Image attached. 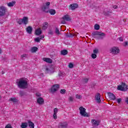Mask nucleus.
Segmentation results:
<instances>
[{
  "mask_svg": "<svg viewBox=\"0 0 128 128\" xmlns=\"http://www.w3.org/2000/svg\"><path fill=\"white\" fill-rule=\"evenodd\" d=\"M16 84L19 88L24 90L28 88V80L25 78H20L17 80Z\"/></svg>",
  "mask_w": 128,
  "mask_h": 128,
  "instance_id": "obj_1",
  "label": "nucleus"
},
{
  "mask_svg": "<svg viewBox=\"0 0 128 128\" xmlns=\"http://www.w3.org/2000/svg\"><path fill=\"white\" fill-rule=\"evenodd\" d=\"M92 36L94 38H96L97 40H102V38H104V36H106V34L104 32H100L96 31L92 33Z\"/></svg>",
  "mask_w": 128,
  "mask_h": 128,
  "instance_id": "obj_2",
  "label": "nucleus"
},
{
  "mask_svg": "<svg viewBox=\"0 0 128 128\" xmlns=\"http://www.w3.org/2000/svg\"><path fill=\"white\" fill-rule=\"evenodd\" d=\"M79 110L80 111V114L82 116H84L86 118H88V116H90V115L88 114L86 112V108H84L82 106H80L79 108Z\"/></svg>",
  "mask_w": 128,
  "mask_h": 128,
  "instance_id": "obj_3",
  "label": "nucleus"
},
{
  "mask_svg": "<svg viewBox=\"0 0 128 128\" xmlns=\"http://www.w3.org/2000/svg\"><path fill=\"white\" fill-rule=\"evenodd\" d=\"M50 2H47L45 4H44L42 10L44 12H48V10H50Z\"/></svg>",
  "mask_w": 128,
  "mask_h": 128,
  "instance_id": "obj_4",
  "label": "nucleus"
},
{
  "mask_svg": "<svg viewBox=\"0 0 128 128\" xmlns=\"http://www.w3.org/2000/svg\"><path fill=\"white\" fill-rule=\"evenodd\" d=\"M128 88V86L124 83H122V85L118 86V90H122V92H126Z\"/></svg>",
  "mask_w": 128,
  "mask_h": 128,
  "instance_id": "obj_5",
  "label": "nucleus"
},
{
  "mask_svg": "<svg viewBox=\"0 0 128 128\" xmlns=\"http://www.w3.org/2000/svg\"><path fill=\"white\" fill-rule=\"evenodd\" d=\"M6 10V8L4 6H0V16H5Z\"/></svg>",
  "mask_w": 128,
  "mask_h": 128,
  "instance_id": "obj_6",
  "label": "nucleus"
},
{
  "mask_svg": "<svg viewBox=\"0 0 128 128\" xmlns=\"http://www.w3.org/2000/svg\"><path fill=\"white\" fill-rule=\"evenodd\" d=\"M110 52L112 54H120V49L118 47H113L110 50Z\"/></svg>",
  "mask_w": 128,
  "mask_h": 128,
  "instance_id": "obj_7",
  "label": "nucleus"
},
{
  "mask_svg": "<svg viewBox=\"0 0 128 128\" xmlns=\"http://www.w3.org/2000/svg\"><path fill=\"white\" fill-rule=\"evenodd\" d=\"M58 88H60V85L54 84L50 88V92L52 93L56 92H58Z\"/></svg>",
  "mask_w": 128,
  "mask_h": 128,
  "instance_id": "obj_8",
  "label": "nucleus"
},
{
  "mask_svg": "<svg viewBox=\"0 0 128 128\" xmlns=\"http://www.w3.org/2000/svg\"><path fill=\"white\" fill-rule=\"evenodd\" d=\"M78 8V4H72L69 6V10H74Z\"/></svg>",
  "mask_w": 128,
  "mask_h": 128,
  "instance_id": "obj_9",
  "label": "nucleus"
},
{
  "mask_svg": "<svg viewBox=\"0 0 128 128\" xmlns=\"http://www.w3.org/2000/svg\"><path fill=\"white\" fill-rule=\"evenodd\" d=\"M92 126L94 128H96V126H98V124H100V120H92Z\"/></svg>",
  "mask_w": 128,
  "mask_h": 128,
  "instance_id": "obj_10",
  "label": "nucleus"
},
{
  "mask_svg": "<svg viewBox=\"0 0 128 128\" xmlns=\"http://www.w3.org/2000/svg\"><path fill=\"white\" fill-rule=\"evenodd\" d=\"M68 128V123L66 122H60L58 126V128Z\"/></svg>",
  "mask_w": 128,
  "mask_h": 128,
  "instance_id": "obj_11",
  "label": "nucleus"
},
{
  "mask_svg": "<svg viewBox=\"0 0 128 128\" xmlns=\"http://www.w3.org/2000/svg\"><path fill=\"white\" fill-rule=\"evenodd\" d=\"M95 100L98 104H100L102 100H100V94L97 93L95 96Z\"/></svg>",
  "mask_w": 128,
  "mask_h": 128,
  "instance_id": "obj_12",
  "label": "nucleus"
},
{
  "mask_svg": "<svg viewBox=\"0 0 128 128\" xmlns=\"http://www.w3.org/2000/svg\"><path fill=\"white\" fill-rule=\"evenodd\" d=\"M108 94L111 100H116V96L112 93L110 92H108Z\"/></svg>",
  "mask_w": 128,
  "mask_h": 128,
  "instance_id": "obj_13",
  "label": "nucleus"
},
{
  "mask_svg": "<svg viewBox=\"0 0 128 128\" xmlns=\"http://www.w3.org/2000/svg\"><path fill=\"white\" fill-rule=\"evenodd\" d=\"M44 100L42 98L40 97L37 99V104H44Z\"/></svg>",
  "mask_w": 128,
  "mask_h": 128,
  "instance_id": "obj_14",
  "label": "nucleus"
},
{
  "mask_svg": "<svg viewBox=\"0 0 128 128\" xmlns=\"http://www.w3.org/2000/svg\"><path fill=\"white\" fill-rule=\"evenodd\" d=\"M58 108H55L54 110V115L53 118L54 120H56L58 118V116H56V114H58Z\"/></svg>",
  "mask_w": 128,
  "mask_h": 128,
  "instance_id": "obj_15",
  "label": "nucleus"
},
{
  "mask_svg": "<svg viewBox=\"0 0 128 128\" xmlns=\"http://www.w3.org/2000/svg\"><path fill=\"white\" fill-rule=\"evenodd\" d=\"M42 60H44V62H48V64H52V60L50 58H42Z\"/></svg>",
  "mask_w": 128,
  "mask_h": 128,
  "instance_id": "obj_16",
  "label": "nucleus"
},
{
  "mask_svg": "<svg viewBox=\"0 0 128 128\" xmlns=\"http://www.w3.org/2000/svg\"><path fill=\"white\" fill-rule=\"evenodd\" d=\"M22 22L24 24H28V18L26 16L24 17L22 19Z\"/></svg>",
  "mask_w": 128,
  "mask_h": 128,
  "instance_id": "obj_17",
  "label": "nucleus"
},
{
  "mask_svg": "<svg viewBox=\"0 0 128 128\" xmlns=\"http://www.w3.org/2000/svg\"><path fill=\"white\" fill-rule=\"evenodd\" d=\"M26 31L28 34H32V27L28 26L26 28Z\"/></svg>",
  "mask_w": 128,
  "mask_h": 128,
  "instance_id": "obj_18",
  "label": "nucleus"
},
{
  "mask_svg": "<svg viewBox=\"0 0 128 128\" xmlns=\"http://www.w3.org/2000/svg\"><path fill=\"white\" fill-rule=\"evenodd\" d=\"M42 29L40 28H38L36 29L35 31L36 34V36H40V34H42Z\"/></svg>",
  "mask_w": 128,
  "mask_h": 128,
  "instance_id": "obj_19",
  "label": "nucleus"
},
{
  "mask_svg": "<svg viewBox=\"0 0 128 128\" xmlns=\"http://www.w3.org/2000/svg\"><path fill=\"white\" fill-rule=\"evenodd\" d=\"M62 20H66L67 22H68L70 20V16L68 15H65L62 18Z\"/></svg>",
  "mask_w": 128,
  "mask_h": 128,
  "instance_id": "obj_20",
  "label": "nucleus"
},
{
  "mask_svg": "<svg viewBox=\"0 0 128 128\" xmlns=\"http://www.w3.org/2000/svg\"><path fill=\"white\" fill-rule=\"evenodd\" d=\"M44 38V36H42L40 37H38L37 38H35L34 40L36 42H40V40Z\"/></svg>",
  "mask_w": 128,
  "mask_h": 128,
  "instance_id": "obj_21",
  "label": "nucleus"
},
{
  "mask_svg": "<svg viewBox=\"0 0 128 128\" xmlns=\"http://www.w3.org/2000/svg\"><path fill=\"white\" fill-rule=\"evenodd\" d=\"M28 124L30 128H34V124L30 120H28Z\"/></svg>",
  "mask_w": 128,
  "mask_h": 128,
  "instance_id": "obj_22",
  "label": "nucleus"
},
{
  "mask_svg": "<svg viewBox=\"0 0 128 128\" xmlns=\"http://www.w3.org/2000/svg\"><path fill=\"white\" fill-rule=\"evenodd\" d=\"M48 22H44L42 27V30H46V28H48Z\"/></svg>",
  "mask_w": 128,
  "mask_h": 128,
  "instance_id": "obj_23",
  "label": "nucleus"
},
{
  "mask_svg": "<svg viewBox=\"0 0 128 128\" xmlns=\"http://www.w3.org/2000/svg\"><path fill=\"white\" fill-rule=\"evenodd\" d=\"M16 4V2L12 1V2H10L7 4V6H8L10 8L12 6H14Z\"/></svg>",
  "mask_w": 128,
  "mask_h": 128,
  "instance_id": "obj_24",
  "label": "nucleus"
},
{
  "mask_svg": "<svg viewBox=\"0 0 128 128\" xmlns=\"http://www.w3.org/2000/svg\"><path fill=\"white\" fill-rule=\"evenodd\" d=\"M38 47L34 46L32 48H31L30 50L32 52L34 53V52H38Z\"/></svg>",
  "mask_w": 128,
  "mask_h": 128,
  "instance_id": "obj_25",
  "label": "nucleus"
},
{
  "mask_svg": "<svg viewBox=\"0 0 128 128\" xmlns=\"http://www.w3.org/2000/svg\"><path fill=\"white\" fill-rule=\"evenodd\" d=\"M76 36V34H72L70 33H68L66 34V36H67V38H72L73 36Z\"/></svg>",
  "mask_w": 128,
  "mask_h": 128,
  "instance_id": "obj_26",
  "label": "nucleus"
},
{
  "mask_svg": "<svg viewBox=\"0 0 128 128\" xmlns=\"http://www.w3.org/2000/svg\"><path fill=\"white\" fill-rule=\"evenodd\" d=\"M28 124L27 122H22L20 126L22 128H28Z\"/></svg>",
  "mask_w": 128,
  "mask_h": 128,
  "instance_id": "obj_27",
  "label": "nucleus"
},
{
  "mask_svg": "<svg viewBox=\"0 0 128 128\" xmlns=\"http://www.w3.org/2000/svg\"><path fill=\"white\" fill-rule=\"evenodd\" d=\"M9 102H18V99H16V98H10L9 100Z\"/></svg>",
  "mask_w": 128,
  "mask_h": 128,
  "instance_id": "obj_28",
  "label": "nucleus"
},
{
  "mask_svg": "<svg viewBox=\"0 0 128 128\" xmlns=\"http://www.w3.org/2000/svg\"><path fill=\"white\" fill-rule=\"evenodd\" d=\"M49 12H50V14L54 16V14H56V10H54V9H51L49 10Z\"/></svg>",
  "mask_w": 128,
  "mask_h": 128,
  "instance_id": "obj_29",
  "label": "nucleus"
},
{
  "mask_svg": "<svg viewBox=\"0 0 128 128\" xmlns=\"http://www.w3.org/2000/svg\"><path fill=\"white\" fill-rule=\"evenodd\" d=\"M68 54V50H62L61 51V54L62 56H66V54Z\"/></svg>",
  "mask_w": 128,
  "mask_h": 128,
  "instance_id": "obj_30",
  "label": "nucleus"
},
{
  "mask_svg": "<svg viewBox=\"0 0 128 128\" xmlns=\"http://www.w3.org/2000/svg\"><path fill=\"white\" fill-rule=\"evenodd\" d=\"M100 26L98 24H96L94 26V28L96 30H100Z\"/></svg>",
  "mask_w": 128,
  "mask_h": 128,
  "instance_id": "obj_31",
  "label": "nucleus"
},
{
  "mask_svg": "<svg viewBox=\"0 0 128 128\" xmlns=\"http://www.w3.org/2000/svg\"><path fill=\"white\" fill-rule=\"evenodd\" d=\"M66 92V89H62L60 90V94H64Z\"/></svg>",
  "mask_w": 128,
  "mask_h": 128,
  "instance_id": "obj_32",
  "label": "nucleus"
},
{
  "mask_svg": "<svg viewBox=\"0 0 128 128\" xmlns=\"http://www.w3.org/2000/svg\"><path fill=\"white\" fill-rule=\"evenodd\" d=\"M75 96H76V98H77L78 100H82V96L80 94H77Z\"/></svg>",
  "mask_w": 128,
  "mask_h": 128,
  "instance_id": "obj_33",
  "label": "nucleus"
},
{
  "mask_svg": "<svg viewBox=\"0 0 128 128\" xmlns=\"http://www.w3.org/2000/svg\"><path fill=\"white\" fill-rule=\"evenodd\" d=\"M20 96H24V94H26V93L24 91H20L19 92Z\"/></svg>",
  "mask_w": 128,
  "mask_h": 128,
  "instance_id": "obj_34",
  "label": "nucleus"
},
{
  "mask_svg": "<svg viewBox=\"0 0 128 128\" xmlns=\"http://www.w3.org/2000/svg\"><path fill=\"white\" fill-rule=\"evenodd\" d=\"M17 22H18V24H22V19H18L17 20Z\"/></svg>",
  "mask_w": 128,
  "mask_h": 128,
  "instance_id": "obj_35",
  "label": "nucleus"
},
{
  "mask_svg": "<svg viewBox=\"0 0 128 128\" xmlns=\"http://www.w3.org/2000/svg\"><path fill=\"white\" fill-rule=\"evenodd\" d=\"M55 32L56 34H60V30H58V28H56Z\"/></svg>",
  "mask_w": 128,
  "mask_h": 128,
  "instance_id": "obj_36",
  "label": "nucleus"
},
{
  "mask_svg": "<svg viewBox=\"0 0 128 128\" xmlns=\"http://www.w3.org/2000/svg\"><path fill=\"white\" fill-rule=\"evenodd\" d=\"M68 102H74V98L72 96H70L68 98Z\"/></svg>",
  "mask_w": 128,
  "mask_h": 128,
  "instance_id": "obj_37",
  "label": "nucleus"
},
{
  "mask_svg": "<svg viewBox=\"0 0 128 128\" xmlns=\"http://www.w3.org/2000/svg\"><path fill=\"white\" fill-rule=\"evenodd\" d=\"M91 56L92 58H96V54H92V55H91Z\"/></svg>",
  "mask_w": 128,
  "mask_h": 128,
  "instance_id": "obj_38",
  "label": "nucleus"
},
{
  "mask_svg": "<svg viewBox=\"0 0 128 128\" xmlns=\"http://www.w3.org/2000/svg\"><path fill=\"white\" fill-rule=\"evenodd\" d=\"M94 54H98V49H95L93 50Z\"/></svg>",
  "mask_w": 128,
  "mask_h": 128,
  "instance_id": "obj_39",
  "label": "nucleus"
},
{
  "mask_svg": "<svg viewBox=\"0 0 128 128\" xmlns=\"http://www.w3.org/2000/svg\"><path fill=\"white\" fill-rule=\"evenodd\" d=\"M5 128H12V125L10 124H8L5 126Z\"/></svg>",
  "mask_w": 128,
  "mask_h": 128,
  "instance_id": "obj_40",
  "label": "nucleus"
},
{
  "mask_svg": "<svg viewBox=\"0 0 128 128\" xmlns=\"http://www.w3.org/2000/svg\"><path fill=\"white\" fill-rule=\"evenodd\" d=\"M68 66L70 68H74V64H72V63H70Z\"/></svg>",
  "mask_w": 128,
  "mask_h": 128,
  "instance_id": "obj_41",
  "label": "nucleus"
},
{
  "mask_svg": "<svg viewBox=\"0 0 128 128\" xmlns=\"http://www.w3.org/2000/svg\"><path fill=\"white\" fill-rule=\"evenodd\" d=\"M48 34H51V36H52V34H54V32H52V30H50L48 32Z\"/></svg>",
  "mask_w": 128,
  "mask_h": 128,
  "instance_id": "obj_42",
  "label": "nucleus"
},
{
  "mask_svg": "<svg viewBox=\"0 0 128 128\" xmlns=\"http://www.w3.org/2000/svg\"><path fill=\"white\" fill-rule=\"evenodd\" d=\"M103 14H104V16H108L110 12H106L105 11H104L103 12Z\"/></svg>",
  "mask_w": 128,
  "mask_h": 128,
  "instance_id": "obj_43",
  "label": "nucleus"
},
{
  "mask_svg": "<svg viewBox=\"0 0 128 128\" xmlns=\"http://www.w3.org/2000/svg\"><path fill=\"white\" fill-rule=\"evenodd\" d=\"M88 82V78H86L84 79V82H85V84H86Z\"/></svg>",
  "mask_w": 128,
  "mask_h": 128,
  "instance_id": "obj_44",
  "label": "nucleus"
},
{
  "mask_svg": "<svg viewBox=\"0 0 128 128\" xmlns=\"http://www.w3.org/2000/svg\"><path fill=\"white\" fill-rule=\"evenodd\" d=\"M116 100L118 104H120V102H122V98H119Z\"/></svg>",
  "mask_w": 128,
  "mask_h": 128,
  "instance_id": "obj_45",
  "label": "nucleus"
},
{
  "mask_svg": "<svg viewBox=\"0 0 128 128\" xmlns=\"http://www.w3.org/2000/svg\"><path fill=\"white\" fill-rule=\"evenodd\" d=\"M45 70L46 72V74H48V72H50V68H45Z\"/></svg>",
  "mask_w": 128,
  "mask_h": 128,
  "instance_id": "obj_46",
  "label": "nucleus"
},
{
  "mask_svg": "<svg viewBox=\"0 0 128 128\" xmlns=\"http://www.w3.org/2000/svg\"><path fill=\"white\" fill-rule=\"evenodd\" d=\"M118 38H119V40H120V42H124V38L120 37Z\"/></svg>",
  "mask_w": 128,
  "mask_h": 128,
  "instance_id": "obj_47",
  "label": "nucleus"
},
{
  "mask_svg": "<svg viewBox=\"0 0 128 128\" xmlns=\"http://www.w3.org/2000/svg\"><path fill=\"white\" fill-rule=\"evenodd\" d=\"M26 54H23L21 56V58L22 59L24 58H26Z\"/></svg>",
  "mask_w": 128,
  "mask_h": 128,
  "instance_id": "obj_48",
  "label": "nucleus"
},
{
  "mask_svg": "<svg viewBox=\"0 0 128 128\" xmlns=\"http://www.w3.org/2000/svg\"><path fill=\"white\" fill-rule=\"evenodd\" d=\"M61 24H66V20H62L61 21Z\"/></svg>",
  "mask_w": 128,
  "mask_h": 128,
  "instance_id": "obj_49",
  "label": "nucleus"
},
{
  "mask_svg": "<svg viewBox=\"0 0 128 128\" xmlns=\"http://www.w3.org/2000/svg\"><path fill=\"white\" fill-rule=\"evenodd\" d=\"M36 96H37L40 97V96H42V94H40V93H36Z\"/></svg>",
  "mask_w": 128,
  "mask_h": 128,
  "instance_id": "obj_50",
  "label": "nucleus"
},
{
  "mask_svg": "<svg viewBox=\"0 0 128 128\" xmlns=\"http://www.w3.org/2000/svg\"><path fill=\"white\" fill-rule=\"evenodd\" d=\"M124 44H124V46H128V42H125Z\"/></svg>",
  "mask_w": 128,
  "mask_h": 128,
  "instance_id": "obj_51",
  "label": "nucleus"
},
{
  "mask_svg": "<svg viewBox=\"0 0 128 128\" xmlns=\"http://www.w3.org/2000/svg\"><path fill=\"white\" fill-rule=\"evenodd\" d=\"M113 8H114V10H116V8H118V6H112Z\"/></svg>",
  "mask_w": 128,
  "mask_h": 128,
  "instance_id": "obj_52",
  "label": "nucleus"
},
{
  "mask_svg": "<svg viewBox=\"0 0 128 128\" xmlns=\"http://www.w3.org/2000/svg\"><path fill=\"white\" fill-rule=\"evenodd\" d=\"M126 104H128V98H126Z\"/></svg>",
  "mask_w": 128,
  "mask_h": 128,
  "instance_id": "obj_53",
  "label": "nucleus"
},
{
  "mask_svg": "<svg viewBox=\"0 0 128 128\" xmlns=\"http://www.w3.org/2000/svg\"><path fill=\"white\" fill-rule=\"evenodd\" d=\"M96 86V84H93L91 86V88H94V86Z\"/></svg>",
  "mask_w": 128,
  "mask_h": 128,
  "instance_id": "obj_54",
  "label": "nucleus"
},
{
  "mask_svg": "<svg viewBox=\"0 0 128 128\" xmlns=\"http://www.w3.org/2000/svg\"><path fill=\"white\" fill-rule=\"evenodd\" d=\"M2 74H4V72L2 71Z\"/></svg>",
  "mask_w": 128,
  "mask_h": 128,
  "instance_id": "obj_55",
  "label": "nucleus"
},
{
  "mask_svg": "<svg viewBox=\"0 0 128 128\" xmlns=\"http://www.w3.org/2000/svg\"><path fill=\"white\" fill-rule=\"evenodd\" d=\"M0 54H2V49L0 48Z\"/></svg>",
  "mask_w": 128,
  "mask_h": 128,
  "instance_id": "obj_56",
  "label": "nucleus"
},
{
  "mask_svg": "<svg viewBox=\"0 0 128 128\" xmlns=\"http://www.w3.org/2000/svg\"><path fill=\"white\" fill-rule=\"evenodd\" d=\"M0 98H1V97H0Z\"/></svg>",
  "mask_w": 128,
  "mask_h": 128,
  "instance_id": "obj_57",
  "label": "nucleus"
}]
</instances>
